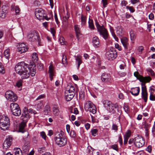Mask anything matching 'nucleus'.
Instances as JSON below:
<instances>
[{
    "mask_svg": "<svg viewBox=\"0 0 155 155\" xmlns=\"http://www.w3.org/2000/svg\"><path fill=\"white\" fill-rule=\"evenodd\" d=\"M27 68L29 70L31 76H34L36 73V66L34 63L28 66V65L24 62H19L15 65V70L16 73L18 74L21 78L26 79L30 75L27 70Z\"/></svg>",
    "mask_w": 155,
    "mask_h": 155,
    "instance_id": "1",
    "label": "nucleus"
},
{
    "mask_svg": "<svg viewBox=\"0 0 155 155\" xmlns=\"http://www.w3.org/2000/svg\"><path fill=\"white\" fill-rule=\"evenodd\" d=\"M54 136L55 143L59 147H63L67 143V139L64 136L62 131L55 132L54 134Z\"/></svg>",
    "mask_w": 155,
    "mask_h": 155,
    "instance_id": "2",
    "label": "nucleus"
},
{
    "mask_svg": "<svg viewBox=\"0 0 155 155\" xmlns=\"http://www.w3.org/2000/svg\"><path fill=\"white\" fill-rule=\"evenodd\" d=\"M103 105L106 109L110 112L114 113L115 111V109H117L118 112L120 113V108L117 104H113L111 102L108 100H106L103 102Z\"/></svg>",
    "mask_w": 155,
    "mask_h": 155,
    "instance_id": "3",
    "label": "nucleus"
},
{
    "mask_svg": "<svg viewBox=\"0 0 155 155\" xmlns=\"http://www.w3.org/2000/svg\"><path fill=\"white\" fill-rule=\"evenodd\" d=\"M10 120L8 117L5 115H3L0 118V128L5 130H7L9 126Z\"/></svg>",
    "mask_w": 155,
    "mask_h": 155,
    "instance_id": "4",
    "label": "nucleus"
},
{
    "mask_svg": "<svg viewBox=\"0 0 155 155\" xmlns=\"http://www.w3.org/2000/svg\"><path fill=\"white\" fill-rule=\"evenodd\" d=\"M84 108L85 111H89L94 114L96 112V108L95 105L91 101H88L84 105Z\"/></svg>",
    "mask_w": 155,
    "mask_h": 155,
    "instance_id": "5",
    "label": "nucleus"
},
{
    "mask_svg": "<svg viewBox=\"0 0 155 155\" xmlns=\"http://www.w3.org/2000/svg\"><path fill=\"white\" fill-rule=\"evenodd\" d=\"M10 108L12 114L16 116H18L21 115V111L18 105L16 103H12L11 104Z\"/></svg>",
    "mask_w": 155,
    "mask_h": 155,
    "instance_id": "6",
    "label": "nucleus"
},
{
    "mask_svg": "<svg viewBox=\"0 0 155 155\" xmlns=\"http://www.w3.org/2000/svg\"><path fill=\"white\" fill-rule=\"evenodd\" d=\"M97 31L99 32L100 35L105 39L106 40L108 38V34L107 29L104 26L102 25L101 26L98 24L96 25Z\"/></svg>",
    "mask_w": 155,
    "mask_h": 155,
    "instance_id": "7",
    "label": "nucleus"
},
{
    "mask_svg": "<svg viewBox=\"0 0 155 155\" xmlns=\"http://www.w3.org/2000/svg\"><path fill=\"white\" fill-rule=\"evenodd\" d=\"M27 38L31 42H34L37 40L39 44L40 43V37L38 34L35 31H33L28 32L27 34Z\"/></svg>",
    "mask_w": 155,
    "mask_h": 155,
    "instance_id": "8",
    "label": "nucleus"
},
{
    "mask_svg": "<svg viewBox=\"0 0 155 155\" xmlns=\"http://www.w3.org/2000/svg\"><path fill=\"white\" fill-rule=\"evenodd\" d=\"M145 143V141L141 136L137 135L135 136L134 140V144L137 147H142Z\"/></svg>",
    "mask_w": 155,
    "mask_h": 155,
    "instance_id": "9",
    "label": "nucleus"
},
{
    "mask_svg": "<svg viewBox=\"0 0 155 155\" xmlns=\"http://www.w3.org/2000/svg\"><path fill=\"white\" fill-rule=\"evenodd\" d=\"M5 97L6 99L10 101H16L17 99V97L12 91L9 90L5 93Z\"/></svg>",
    "mask_w": 155,
    "mask_h": 155,
    "instance_id": "10",
    "label": "nucleus"
},
{
    "mask_svg": "<svg viewBox=\"0 0 155 155\" xmlns=\"http://www.w3.org/2000/svg\"><path fill=\"white\" fill-rule=\"evenodd\" d=\"M101 79L103 82L108 84L111 83L113 81V79L110 74L106 73L102 74Z\"/></svg>",
    "mask_w": 155,
    "mask_h": 155,
    "instance_id": "11",
    "label": "nucleus"
},
{
    "mask_svg": "<svg viewBox=\"0 0 155 155\" xmlns=\"http://www.w3.org/2000/svg\"><path fill=\"white\" fill-rule=\"evenodd\" d=\"M151 80V78L149 77H141L140 79V81L142 82L141 83L142 92H146L147 89L145 85L146 82H149Z\"/></svg>",
    "mask_w": 155,
    "mask_h": 155,
    "instance_id": "12",
    "label": "nucleus"
},
{
    "mask_svg": "<svg viewBox=\"0 0 155 155\" xmlns=\"http://www.w3.org/2000/svg\"><path fill=\"white\" fill-rule=\"evenodd\" d=\"M35 15L36 18L39 20L43 19L45 15L44 11L41 8H37L35 10Z\"/></svg>",
    "mask_w": 155,
    "mask_h": 155,
    "instance_id": "13",
    "label": "nucleus"
},
{
    "mask_svg": "<svg viewBox=\"0 0 155 155\" xmlns=\"http://www.w3.org/2000/svg\"><path fill=\"white\" fill-rule=\"evenodd\" d=\"M29 117V115L28 113V109L26 107H25L21 119L22 120V121L27 122Z\"/></svg>",
    "mask_w": 155,
    "mask_h": 155,
    "instance_id": "14",
    "label": "nucleus"
},
{
    "mask_svg": "<svg viewBox=\"0 0 155 155\" xmlns=\"http://www.w3.org/2000/svg\"><path fill=\"white\" fill-rule=\"evenodd\" d=\"M17 46V51L21 53L25 52L28 50L27 46L23 43L19 44Z\"/></svg>",
    "mask_w": 155,
    "mask_h": 155,
    "instance_id": "15",
    "label": "nucleus"
},
{
    "mask_svg": "<svg viewBox=\"0 0 155 155\" xmlns=\"http://www.w3.org/2000/svg\"><path fill=\"white\" fill-rule=\"evenodd\" d=\"M12 141V138L8 137L5 140L3 144V148L5 150L8 149L11 146Z\"/></svg>",
    "mask_w": 155,
    "mask_h": 155,
    "instance_id": "16",
    "label": "nucleus"
},
{
    "mask_svg": "<svg viewBox=\"0 0 155 155\" xmlns=\"http://www.w3.org/2000/svg\"><path fill=\"white\" fill-rule=\"evenodd\" d=\"M48 72L50 80L52 81L53 79V77L55 76V74L54 68L53 65L51 63L50 64L49 67Z\"/></svg>",
    "mask_w": 155,
    "mask_h": 155,
    "instance_id": "17",
    "label": "nucleus"
},
{
    "mask_svg": "<svg viewBox=\"0 0 155 155\" xmlns=\"http://www.w3.org/2000/svg\"><path fill=\"white\" fill-rule=\"evenodd\" d=\"M117 56L116 53L113 51H108L106 53V57L109 60H113L117 57Z\"/></svg>",
    "mask_w": 155,
    "mask_h": 155,
    "instance_id": "18",
    "label": "nucleus"
},
{
    "mask_svg": "<svg viewBox=\"0 0 155 155\" xmlns=\"http://www.w3.org/2000/svg\"><path fill=\"white\" fill-rule=\"evenodd\" d=\"M92 43L94 47L95 48H97L101 46L99 39L97 36H95L93 38L92 40Z\"/></svg>",
    "mask_w": 155,
    "mask_h": 155,
    "instance_id": "19",
    "label": "nucleus"
},
{
    "mask_svg": "<svg viewBox=\"0 0 155 155\" xmlns=\"http://www.w3.org/2000/svg\"><path fill=\"white\" fill-rule=\"evenodd\" d=\"M121 42L125 49H127L129 46L128 39L126 37H124L120 39Z\"/></svg>",
    "mask_w": 155,
    "mask_h": 155,
    "instance_id": "20",
    "label": "nucleus"
},
{
    "mask_svg": "<svg viewBox=\"0 0 155 155\" xmlns=\"http://www.w3.org/2000/svg\"><path fill=\"white\" fill-rule=\"evenodd\" d=\"M116 33L117 35L122 36L124 34V31L121 26H118L116 27Z\"/></svg>",
    "mask_w": 155,
    "mask_h": 155,
    "instance_id": "21",
    "label": "nucleus"
},
{
    "mask_svg": "<svg viewBox=\"0 0 155 155\" xmlns=\"http://www.w3.org/2000/svg\"><path fill=\"white\" fill-rule=\"evenodd\" d=\"M66 93H71L75 94V89L74 87L71 85L67 86L65 91Z\"/></svg>",
    "mask_w": 155,
    "mask_h": 155,
    "instance_id": "22",
    "label": "nucleus"
},
{
    "mask_svg": "<svg viewBox=\"0 0 155 155\" xmlns=\"http://www.w3.org/2000/svg\"><path fill=\"white\" fill-rule=\"evenodd\" d=\"M27 122L22 121L19 125V131L22 133L25 132L27 136L28 135V132L23 130V129L26 126V123Z\"/></svg>",
    "mask_w": 155,
    "mask_h": 155,
    "instance_id": "23",
    "label": "nucleus"
},
{
    "mask_svg": "<svg viewBox=\"0 0 155 155\" xmlns=\"http://www.w3.org/2000/svg\"><path fill=\"white\" fill-rule=\"evenodd\" d=\"M76 60V64H77V68L78 69L80 64L82 63V57L80 54H78L76 57L75 56Z\"/></svg>",
    "mask_w": 155,
    "mask_h": 155,
    "instance_id": "24",
    "label": "nucleus"
},
{
    "mask_svg": "<svg viewBox=\"0 0 155 155\" xmlns=\"http://www.w3.org/2000/svg\"><path fill=\"white\" fill-rule=\"evenodd\" d=\"M140 91V88L138 87L132 88L130 92L133 95L137 96L139 94Z\"/></svg>",
    "mask_w": 155,
    "mask_h": 155,
    "instance_id": "25",
    "label": "nucleus"
},
{
    "mask_svg": "<svg viewBox=\"0 0 155 155\" xmlns=\"http://www.w3.org/2000/svg\"><path fill=\"white\" fill-rule=\"evenodd\" d=\"M7 13L8 11L5 7H2V10L0 12V17L2 18H5Z\"/></svg>",
    "mask_w": 155,
    "mask_h": 155,
    "instance_id": "26",
    "label": "nucleus"
},
{
    "mask_svg": "<svg viewBox=\"0 0 155 155\" xmlns=\"http://www.w3.org/2000/svg\"><path fill=\"white\" fill-rule=\"evenodd\" d=\"M74 95L75 94L71 93H66V92H65V97L66 101H71L74 97Z\"/></svg>",
    "mask_w": 155,
    "mask_h": 155,
    "instance_id": "27",
    "label": "nucleus"
},
{
    "mask_svg": "<svg viewBox=\"0 0 155 155\" xmlns=\"http://www.w3.org/2000/svg\"><path fill=\"white\" fill-rule=\"evenodd\" d=\"M130 36L131 40L133 43H134V41L136 38L135 33L132 30L130 31Z\"/></svg>",
    "mask_w": 155,
    "mask_h": 155,
    "instance_id": "28",
    "label": "nucleus"
},
{
    "mask_svg": "<svg viewBox=\"0 0 155 155\" xmlns=\"http://www.w3.org/2000/svg\"><path fill=\"white\" fill-rule=\"evenodd\" d=\"M13 151L15 155H22L21 151L19 148H15Z\"/></svg>",
    "mask_w": 155,
    "mask_h": 155,
    "instance_id": "29",
    "label": "nucleus"
},
{
    "mask_svg": "<svg viewBox=\"0 0 155 155\" xmlns=\"http://www.w3.org/2000/svg\"><path fill=\"white\" fill-rule=\"evenodd\" d=\"M4 56L6 58L8 59L10 56V49L9 48H7L4 51Z\"/></svg>",
    "mask_w": 155,
    "mask_h": 155,
    "instance_id": "30",
    "label": "nucleus"
},
{
    "mask_svg": "<svg viewBox=\"0 0 155 155\" xmlns=\"http://www.w3.org/2000/svg\"><path fill=\"white\" fill-rule=\"evenodd\" d=\"M12 9H15V14L16 15L19 14V13L20 12V10L18 6L13 5L12 6Z\"/></svg>",
    "mask_w": 155,
    "mask_h": 155,
    "instance_id": "31",
    "label": "nucleus"
},
{
    "mask_svg": "<svg viewBox=\"0 0 155 155\" xmlns=\"http://www.w3.org/2000/svg\"><path fill=\"white\" fill-rule=\"evenodd\" d=\"M89 28L91 30H93L94 28V25L93 24V20L89 18L88 21Z\"/></svg>",
    "mask_w": 155,
    "mask_h": 155,
    "instance_id": "32",
    "label": "nucleus"
},
{
    "mask_svg": "<svg viewBox=\"0 0 155 155\" xmlns=\"http://www.w3.org/2000/svg\"><path fill=\"white\" fill-rule=\"evenodd\" d=\"M44 114L45 115H48L50 113V110L49 107L48 106H46L44 110Z\"/></svg>",
    "mask_w": 155,
    "mask_h": 155,
    "instance_id": "33",
    "label": "nucleus"
},
{
    "mask_svg": "<svg viewBox=\"0 0 155 155\" xmlns=\"http://www.w3.org/2000/svg\"><path fill=\"white\" fill-rule=\"evenodd\" d=\"M53 113L55 116H57L59 114V111L58 107H53Z\"/></svg>",
    "mask_w": 155,
    "mask_h": 155,
    "instance_id": "34",
    "label": "nucleus"
},
{
    "mask_svg": "<svg viewBox=\"0 0 155 155\" xmlns=\"http://www.w3.org/2000/svg\"><path fill=\"white\" fill-rule=\"evenodd\" d=\"M32 58L34 62L37 61L38 60V56L37 54L35 52H34L32 55Z\"/></svg>",
    "mask_w": 155,
    "mask_h": 155,
    "instance_id": "35",
    "label": "nucleus"
},
{
    "mask_svg": "<svg viewBox=\"0 0 155 155\" xmlns=\"http://www.w3.org/2000/svg\"><path fill=\"white\" fill-rule=\"evenodd\" d=\"M142 97L144 101L146 102L147 99V91L142 92Z\"/></svg>",
    "mask_w": 155,
    "mask_h": 155,
    "instance_id": "36",
    "label": "nucleus"
},
{
    "mask_svg": "<svg viewBox=\"0 0 155 155\" xmlns=\"http://www.w3.org/2000/svg\"><path fill=\"white\" fill-rule=\"evenodd\" d=\"M81 25L82 26L85 25L86 22V18L85 16L82 15L81 16Z\"/></svg>",
    "mask_w": 155,
    "mask_h": 155,
    "instance_id": "37",
    "label": "nucleus"
},
{
    "mask_svg": "<svg viewBox=\"0 0 155 155\" xmlns=\"http://www.w3.org/2000/svg\"><path fill=\"white\" fill-rule=\"evenodd\" d=\"M74 29L77 35L80 33V30L79 26L78 25H76L74 26Z\"/></svg>",
    "mask_w": 155,
    "mask_h": 155,
    "instance_id": "38",
    "label": "nucleus"
},
{
    "mask_svg": "<svg viewBox=\"0 0 155 155\" xmlns=\"http://www.w3.org/2000/svg\"><path fill=\"white\" fill-rule=\"evenodd\" d=\"M147 73L149 75H150L153 76L154 75V74L153 71L150 68H148L146 69Z\"/></svg>",
    "mask_w": 155,
    "mask_h": 155,
    "instance_id": "39",
    "label": "nucleus"
},
{
    "mask_svg": "<svg viewBox=\"0 0 155 155\" xmlns=\"http://www.w3.org/2000/svg\"><path fill=\"white\" fill-rule=\"evenodd\" d=\"M98 130L96 129H93L91 130V134L93 136H95L97 134Z\"/></svg>",
    "mask_w": 155,
    "mask_h": 155,
    "instance_id": "40",
    "label": "nucleus"
},
{
    "mask_svg": "<svg viewBox=\"0 0 155 155\" xmlns=\"http://www.w3.org/2000/svg\"><path fill=\"white\" fill-rule=\"evenodd\" d=\"M5 73V69L3 67V65L0 62V73L2 74H4Z\"/></svg>",
    "mask_w": 155,
    "mask_h": 155,
    "instance_id": "41",
    "label": "nucleus"
},
{
    "mask_svg": "<svg viewBox=\"0 0 155 155\" xmlns=\"http://www.w3.org/2000/svg\"><path fill=\"white\" fill-rule=\"evenodd\" d=\"M22 81L20 80L18 81L16 83L15 86L18 88L21 87L22 85Z\"/></svg>",
    "mask_w": 155,
    "mask_h": 155,
    "instance_id": "42",
    "label": "nucleus"
},
{
    "mask_svg": "<svg viewBox=\"0 0 155 155\" xmlns=\"http://www.w3.org/2000/svg\"><path fill=\"white\" fill-rule=\"evenodd\" d=\"M131 132L130 130H128L126 134L124 135V138L129 139L130 137Z\"/></svg>",
    "mask_w": 155,
    "mask_h": 155,
    "instance_id": "43",
    "label": "nucleus"
},
{
    "mask_svg": "<svg viewBox=\"0 0 155 155\" xmlns=\"http://www.w3.org/2000/svg\"><path fill=\"white\" fill-rule=\"evenodd\" d=\"M69 134L71 137L73 138H75L76 136L75 133L73 130H71Z\"/></svg>",
    "mask_w": 155,
    "mask_h": 155,
    "instance_id": "44",
    "label": "nucleus"
},
{
    "mask_svg": "<svg viewBox=\"0 0 155 155\" xmlns=\"http://www.w3.org/2000/svg\"><path fill=\"white\" fill-rule=\"evenodd\" d=\"M22 149L25 152H27L28 151L29 148L27 145L24 144L22 147Z\"/></svg>",
    "mask_w": 155,
    "mask_h": 155,
    "instance_id": "45",
    "label": "nucleus"
},
{
    "mask_svg": "<svg viewBox=\"0 0 155 155\" xmlns=\"http://www.w3.org/2000/svg\"><path fill=\"white\" fill-rule=\"evenodd\" d=\"M126 8L129 10L131 12L133 13L135 11V10L132 6H126Z\"/></svg>",
    "mask_w": 155,
    "mask_h": 155,
    "instance_id": "46",
    "label": "nucleus"
},
{
    "mask_svg": "<svg viewBox=\"0 0 155 155\" xmlns=\"http://www.w3.org/2000/svg\"><path fill=\"white\" fill-rule=\"evenodd\" d=\"M59 41L61 45L64 44V39L63 37L61 36L59 39Z\"/></svg>",
    "mask_w": 155,
    "mask_h": 155,
    "instance_id": "47",
    "label": "nucleus"
},
{
    "mask_svg": "<svg viewBox=\"0 0 155 155\" xmlns=\"http://www.w3.org/2000/svg\"><path fill=\"white\" fill-rule=\"evenodd\" d=\"M91 120L93 123H97L98 122V120L97 119H96L93 116L91 115Z\"/></svg>",
    "mask_w": 155,
    "mask_h": 155,
    "instance_id": "48",
    "label": "nucleus"
},
{
    "mask_svg": "<svg viewBox=\"0 0 155 155\" xmlns=\"http://www.w3.org/2000/svg\"><path fill=\"white\" fill-rule=\"evenodd\" d=\"M40 135L45 140L46 139V136L45 132L42 131L40 132Z\"/></svg>",
    "mask_w": 155,
    "mask_h": 155,
    "instance_id": "49",
    "label": "nucleus"
},
{
    "mask_svg": "<svg viewBox=\"0 0 155 155\" xmlns=\"http://www.w3.org/2000/svg\"><path fill=\"white\" fill-rule=\"evenodd\" d=\"M38 68L39 71L42 70L43 68V64L41 63H39L38 64Z\"/></svg>",
    "mask_w": 155,
    "mask_h": 155,
    "instance_id": "50",
    "label": "nucleus"
},
{
    "mask_svg": "<svg viewBox=\"0 0 155 155\" xmlns=\"http://www.w3.org/2000/svg\"><path fill=\"white\" fill-rule=\"evenodd\" d=\"M62 62L63 64H66L67 63V59L65 56L63 55L62 59Z\"/></svg>",
    "mask_w": 155,
    "mask_h": 155,
    "instance_id": "51",
    "label": "nucleus"
},
{
    "mask_svg": "<svg viewBox=\"0 0 155 155\" xmlns=\"http://www.w3.org/2000/svg\"><path fill=\"white\" fill-rule=\"evenodd\" d=\"M118 74L120 77H123L126 75V73L124 72L119 71L118 73Z\"/></svg>",
    "mask_w": 155,
    "mask_h": 155,
    "instance_id": "52",
    "label": "nucleus"
},
{
    "mask_svg": "<svg viewBox=\"0 0 155 155\" xmlns=\"http://www.w3.org/2000/svg\"><path fill=\"white\" fill-rule=\"evenodd\" d=\"M102 2L104 8L106 7L108 4L107 0H102Z\"/></svg>",
    "mask_w": 155,
    "mask_h": 155,
    "instance_id": "53",
    "label": "nucleus"
},
{
    "mask_svg": "<svg viewBox=\"0 0 155 155\" xmlns=\"http://www.w3.org/2000/svg\"><path fill=\"white\" fill-rule=\"evenodd\" d=\"M29 112L31 114H37V112L35 110H33L32 109H30L28 110V112Z\"/></svg>",
    "mask_w": 155,
    "mask_h": 155,
    "instance_id": "54",
    "label": "nucleus"
},
{
    "mask_svg": "<svg viewBox=\"0 0 155 155\" xmlns=\"http://www.w3.org/2000/svg\"><path fill=\"white\" fill-rule=\"evenodd\" d=\"M150 99L152 101L155 100V96L153 94H150Z\"/></svg>",
    "mask_w": 155,
    "mask_h": 155,
    "instance_id": "55",
    "label": "nucleus"
},
{
    "mask_svg": "<svg viewBox=\"0 0 155 155\" xmlns=\"http://www.w3.org/2000/svg\"><path fill=\"white\" fill-rule=\"evenodd\" d=\"M134 76L136 77L137 79H139L140 78V77H140V75L138 73L137 71H136L134 72Z\"/></svg>",
    "mask_w": 155,
    "mask_h": 155,
    "instance_id": "56",
    "label": "nucleus"
},
{
    "mask_svg": "<svg viewBox=\"0 0 155 155\" xmlns=\"http://www.w3.org/2000/svg\"><path fill=\"white\" fill-rule=\"evenodd\" d=\"M115 48L118 49L119 51H121V47L120 46L119 44L117 43H116L115 44Z\"/></svg>",
    "mask_w": 155,
    "mask_h": 155,
    "instance_id": "57",
    "label": "nucleus"
},
{
    "mask_svg": "<svg viewBox=\"0 0 155 155\" xmlns=\"http://www.w3.org/2000/svg\"><path fill=\"white\" fill-rule=\"evenodd\" d=\"M118 127L115 124H113L112 125V129L114 130L115 131H117V130L118 129Z\"/></svg>",
    "mask_w": 155,
    "mask_h": 155,
    "instance_id": "58",
    "label": "nucleus"
},
{
    "mask_svg": "<svg viewBox=\"0 0 155 155\" xmlns=\"http://www.w3.org/2000/svg\"><path fill=\"white\" fill-rule=\"evenodd\" d=\"M143 48L142 46H140L138 47V51L140 54H141L143 50Z\"/></svg>",
    "mask_w": 155,
    "mask_h": 155,
    "instance_id": "59",
    "label": "nucleus"
},
{
    "mask_svg": "<svg viewBox=\"0 0 155 155\" xmlns=\"http://www.w3.org/2000/svg\"><path fill=\"white\" fill-rule=\"evenodd\" d=\"M50 31L51 33L52 34L53 36H54L55 34L54 29L53 28H50Z\"/></svg>",
    "mask_w": 155,
    "mask_h": 155,
    "instance_id": "60",
    "label": "nucleus"
},
{
    "mask_svg": "<svg viewBox=\"0 0 155 155\" xmlns=\"http://www.w3.org/2000/svg\"><path fill=\"white\" fill-rule=\"evenodd\" d=\"M118 140L120 146H122L123 144V140L121 136L119 137Z\"/></svg>",
    "mask_w": 155,
    "mask_h": 155,
    "instance_id": "61",
    "label": "nucleus"
},
{
    "mask_svg": "<svg viewBox=\"0 0 155 155\" xmlns=\"http://www.w3.org/2000/svg\"><path fill=\"white\" fill-rule=\"evenodd\" d=\"M118 98L120 99H121L122 100L124 99V97L123 94L122 93H120L118 95Z\"/></svg>",
    "mask_w": 155,
    "mask_h": 155,
    "instance_id": "62",
    "label": "nucleus"
},
{
    "mask_svg": "<svg viewBox=\"0 0 155 155\" xmlns=\"http://www.w3.org/2000/svg\"><path fill=\"white\" fill-rule=\"evenodd\" d=\"M154 18V16L153 14L152 13H150L149 15V18L151 20H152Z\"/></svg>",
    "mask_w": 155,
    "mask_h": 155,
    "instance_id": "63",
    "label": "nucleus"
},
{
    "mask_svg": "<svg viewBox=\"0 0 155 155\" xmlns=\"http://www.w3.org/2000/svg\"><path fill=\"white\" fill-rule=\"evenodd\" d=\"M152 132L153 135H155V121L153 126Z\"/></svg>",
    "mask_w": 155,
    "mask_h": 155,
    "instance_id": "64",
    "label": "nucleus"
}]
</instances>
